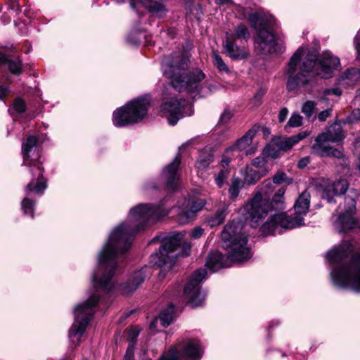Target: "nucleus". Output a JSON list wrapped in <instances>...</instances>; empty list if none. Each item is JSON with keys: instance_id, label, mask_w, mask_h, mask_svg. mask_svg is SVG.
Masks as SVG:
<instances>
[{"instance_id": "38", "label": "nucleus", "mask_w": 360, "mask_h": 360, "mask_svg": "<svg viewBox=\"0 0 360 360\" xmlns=\"http://www.w3.org/2000/svg\"><path fill=\"white\" fill-rule=\"evenodd\" d=\"M13 108L16 112L22 113L26 110V105L24 100L20 98H18L14 101Z\"/></svg>"}, {"instance_id": "10", "label": "nucleus", "mask_w": 360, "mask_h": 360, "mask_svg": "<svg viewBox=\"0 0 360 360\" xmlns=\"http://www.w3.org/2000/svg\"><path fill=\"white\" fill-rule=\"evenodd\" d=\"M181 238L180 233L165 238L159 248V252L150 256V263L160 268V278L165 277L167 272L172 268L176 254L170 255L180 246Z\"/></svg>"}, {"instance_id": "15", "label": "nucleus", "mask_w": 360, "mask_h": 360, "mask_svg": "<svg viewBox=\"0 0 360 360\" xmlns=\"http://www.w3.org/2000/svg\"><path fill=\"white\" fill-rule=\"evenodd\" d=\"M304 136H274L270 143L264 148L263 155L267 158L275 159L280 152L288 151Z\"/></svg>"}, {"instance_id": "43", "label": "nucleus", "mask_w": 360, "mask_h": 360, "mask_svg": "<svg viewBox=\"0 0 360 360\" xmlns=\"http://www.w3.org/2000/svg\"><path fill=\"white\" fill-rule=\"evenodd\" d=\"M140 330L138 327H133L129 331V340L131 342H136V339L139 336Z\"/></svg>"}, {"instance_id": "56", "label": "nucleus", "mask_w": 360, "mask_h": 360, "mask_svg": "<svg viewBox=\"0 0 360 360\" xmlns=\"http://www.w3.org/2000/svg\"><path fill=\"white\" fill-rule=\"evenodd\" d=\"M128 40H129V41L131 44H134V45H137V44H139L140 43V39H139V38H135V39H131L130 38V37H128Z\"/></svg>"}, {"instance_id": "49", "label": "nucleus", "mask_w": 360, "mask_h": 360, "mask_svg": "<svg viewBox=\"0 0 360 360\" xmlns=\"http://www.w3.org/2000/svg\"><path fill=\"white\" fill-rule=\"evenodd\" d=\"M288 115V110L284 108L281 110L278 114V120L280 122H283L285 120Z\"/></svg>"}, {"instance_id": "57", "label": "nucleus", "mask_w": 360, "mask_h": 360, "mask_svg": "<svg viewBox=\"0 0 360 360\" xmlns=\"http://www.w3.org/2000/svg\"><path fill=\"white\" fill-rule=\"evenodd\" d=\"M19 8H20L19 4H16V5H15V4H14V5L12 6V8H12V9H13V10H18V9H19Z\"/></svg>"}, {"instance_id": "32", "label": "nucleus", "mask_w": 360, "mask_h": 360, "mask_svg": "<svg viewBox=\"0 0 360 360\" xmlns=\"http://www.w3.org/2000/svg\"><path fill=\"white\" fill-rule=\"evenodd\" d=\"M35 202L29 199L28 198H24L22 200L21 207L25 214H30L32 218H34V207Z\"/></svg>"}, {"instance_id": "46", "label": "nucleus", "mask_w": 360, "mask_h": 360, "mask_svg": "<svg viewBox=\"0 0 360 360\" xmlns=\"http://www.w3.org/2000/svg\"><path fill=\"white\" fill-rule=\"evenodd\" d=\"M354 44L357 53V56L360 58V28L354 37Z\"/></svg>"}, {"instance_id": "3", "label": "nucleus", "mask_w": 360, "mask_h": 360, "mask_svg": "<svg viewBox=\"0 0 360 360\" xmlns=\"http://www.w3.org/2000/svg\"><path fill=\"white\" fill-rule=\"evenodd\" d=\"M340 59L328 51H323L318 58L315 50L300 47L288 63L285 74L287 89L294 91L305 88L315 82V77L330 78L338 70Z\"/></svg>"}, {"instance_id": "16", "label": "nucleus", "mask_w": 360, "mask_h": 360, "mask_svg": "<svg viewBox=\"0 0 360 360\" xmlns=\"http://www.w3.org/2000/svg\"><path fill=\"white\" fill-rule=\"evenodd\" d=\"M206 204L205 199L189 197L183 202L179 207L177 221L180 224H186L193 220L195 214L200 211Z\"/></svg>"}, {"instance_id": "52", "label": "nucleus", "mask_w": 360, "mask_h": 360, "mask_svg": "<svg viewBox=\"0 0 360 360\" xmlns=\"http://www.w3.org/2000/svg\"><path fill=\"white\" fill-rule=\"evenodd\" d=\"M8 93V89L4 86H0V100H4V98L7 96Z\"/></svg>"}, {"instance_id": "58", "label": "nucleus", "mask_w": 360, "mask_h": 360, "mask_svg": "<svg viewBox=\"0 0 360 360\" xmlns=\"http://www.w3.org/2000/svg\"><path fill=\"white\" fill-rule=\"evenodd\" d=\"M359 161H358V163H357V169L359 170V172H360V155H359Z\"/></svg>"}, {"instance_id": "18", "label": "nucleus", "mask_w": 360, "mask_h": 360, "mask_svg": "<svg viewBox=\"0 0 360 360\" xmlns=\"http://www.w3.org/2000/svg\"><path fill=\"white\" fill-rule=\"evenodd\" d=\"M181 156L176 155L173 161L168 164L162 171V179L165 183V189L174 192L179 188V178L177 171L181 163Z\"/></svg>"}, {"instance_id": "39", "label": "nucleus", "mask_w": 360, "mask_h": 360, "mask_svg": "<svg viewBox=\"0 0 360 360\" xmlns=\"http://www.w3.org/2000/svg\"><path fill=\"white\" fill-rule=\"evenodd\" d=\"M342 129L340 123H334L328 127V133H322L321 135H341Z\"/></svg>"}, {"instance_id": "42", "label": "nucleus", "mask_w": 360, "mask_h": 360, "mask_svg": "<svg viewBox=\"0 0 360 360\" xmlns=\"http://www.w3.org/2000/svg\"><path fill=\"white\" fill-rule=\"evenodd\" d=\"M287 181H288L287 176L283 172L276 173L273 178L274 183L277 184H280Z\"/></svg>"}, {"instance_id": "5", "label": "nucleus", "mask_w": 360, "mask_h": 360, "mask_svg": "<svg viewBox=\"0 0 360 360\" xmlns=\"http://www.w3.org/2000/svg\"><path fill=\"white\" fill-rule=\"evenodd\" d=\"M188 66V58L181 53L167 56L163 60V75L171 80L172 86L176 91L198 92L200 96H205L216 90V86L208 82L200 86V82L205 77V74L199 69L186 72Z\"/></svg>"}, {"instance_id": "41", "label": "nucleus", "mask_w": 360, "mask_h": 360, "mask_svg": "<svg viewBox=\"0 0 360 360\" xmlns=\"http://www.w3.org/2000/svg\"><path fill=\"white\" fill-rule=\"evenodd\" d=\"M266 89L264 88H260L257 90L252 99L255 105H258L261 103L262 98L266 94Z\"/></svg>"}, {"instance_id": "31", "label": "nucleus", "mask_w": 360, "mask_h": 360, "mask_svg": "<svg viewBox=\"0 0 360 360\" xmlns=\"http://www.w3.org/2000/svg\"><path fill=\"white\" fill-rule=\"evenodd\" d=\"M212 57L213 63L219 71L225 72H229L227 65H226L221 57L219 55V53L217 51L213 52Z\"/></svg>"}, {"instance_id": "60", "label": "nucleus", "mask_w": 360, "mask_h": 360, "mask_svg": "<svg viewBox=\"0 0 360 360\" xmlns=\"http://www.w3.org/2000/svg\"><path fill=\"white\" fill-rule=\"evenodd\" d=\"M157 240V238H154L153 239V240L151 241V243H152V242H153V241H155V240Z\"/></svg>"}, {"instance_id": "47", "label": "nucleus", "mask_w": 360, "mask_h": 360, "mask_svg": "<svg viewBox=\"0 0 360 360\" xmlns=\"http://www.w3.org/2000/svg\"><path fill=\"white\" fill-rule=\"evenodd\" d=\"M331 115V109H326L321 111L318 115V118L320 121H325Z\"/></svg>"}, {"instance_id": "34", "label": "nucleus", "mask_w": 360, "mask_h": 360, "mask_svg": "<svg viewBox=\"0 0 360 360\" xmlns=\"http://www.w3.org/2000/svg\"><path fill=\"white\" fill-rule=\"evenodd\" d=\"M230 174V169H221L215 176V183L218 187L221 188Z\"/></svg>"}, {"instance_id": "27", "label": "nucleus", "mask_w": 360, "mask_h": 360, "mask_svg": "<svg viewBox=\"0 0 360 360\" xmlns=\"http://www.w3.org/2000/svg\"><path fill=\"white\" fill-rule=\"evenodd\" d=\"M243 176L244 178V184H255L263 176V174L258 169L247 167L243 172Z\"/></svg>"}, {"instance_id": "19", "label": "nucleus", "mask_w": 360, "mask_h": 360, "mask_svg": "<svg viewBox=\"0 0 360 360\" xmlns=\"http://www.w3.org/2000/svg\"><path fill=\"white\" fill-rule=\"evenodd\" d=\"M348 181L345 179L330 182L323 187L322 198L329 203L335 202L333 198L334 196L345 194L348 189Z\"/></svg>"}, {"instance_id": "35", "label": "nucleus", "mask_w": 360, "mask_h": 360, "mask_svg": "<svg viewBox=\"0 0 360 360\" xmlns=\"http://www.w3.org/2000/svg\"><path fill=\"white\" fill-rule=\"evenodd\" d=\"M233 112L230 110H225L221 115L216 128L219 129L224 127L232 118Z\"/></svg>"}, {"instance_id": "22", "label": "nucleus", "mask_w": 360, "mask_h": 360, "mask_svg": "<svg viewBox=\"0 0 360 360\" xmlns=\"http://www.w3.org/2000/svg\"><path fill=\"white\" fill-rule=\"evenodd\" d=\"M146 269H141L135 271L129 281L121 285V291L124 295H129L136 290L144 281L146 278Z\"/></svg>"}, {"instance_id": "11", "label": "nucleus", "mask_w": 360, "mask_h": 360, "mask_svg": "<svg viewBox=\"0 0 360 360\" xmlns=\"http://www.w3.org/2000/svg\"><path fill=\"white\" fill-rule=\"evenodd\" d=\"M203 354L202 348L197 340L189 339L178 341L171 348L165 352L159 360H178L180 357H187L199 360Z\"/></svg>"}, {"instance_id": "4", "label": "nucleus", "mask_w": 360, "mask_h": 360, "mask_svg": "<svg viewBox=\"0 0 360 360\" xmlns=\"http://www.w3.org/2000/svg\"><path fill=\"white\" fill-rule=\"evenodd\" d=\"M353 246L345 241L326 253L333 266L330 276L333 284L342 289L360 292V253L352 254Z\"/></svg>"}, {"instance_id": "33", "label": "nucleus", "mask_w": 360, "mask_h": 360, "mask_svg": "<svg viewBox=\"0 0 360 360\" xmlns=\"http://www.w3.org/2000/svg\"><path fill=\"white\" fill-rule=\"evenodd\" d=\"M271 131L270 129L266 127H262L259 124H255L252 128H250L245 134V135H256V134H260L262 135H269L270 134Z\"/></svg>"}, {"instance_id": "29", "label": "nucleus", "mask_w": 360, "mask_h": 360, "mask_svg": "<svg viewBox=\"0 0 360 360\" xmlns=\"http://www.w3.org/2000/svg\"><path fill=\"white\" fill-rule=\"evenodd\" d=\"M228 32L234 35V41L238 39H248L250 36L247 27L243 25H239L234 28L233 32L229 31Z\"/></svg>"}, {"instance_id": "37", "label": "nucleus", "mask_w": 360, "mask_h": 360, "mask_svg": "<svg viewBox=\"0 0 360 360\" xmlns=\"http://www.w3.org/2000/svg\"><path fill=\"white\" fill-rule=\"evenodd\" d=\"M302 120H303V118L300 114H298L297 112H294L290 116L285 127H298L302 125Z\"/></svg>"}, {"instance_id": "50", "label": "nucleus", "mask_w": 360, "mask_h": 360, "mask_svg": "<svg viewBox=\"0 0 360 360\" xmlns=\"http://www.w3.org/2000/svg\"><path fill=\"white\" fill-rule=\"evenodd\" d=\"M354 153L360 155V136H358L354 141Z\"/></svg>"}, {"instance_id": "59", "label": "nucleus", "mask_w": 360, "mask_h": 360, "mask_svg": "<svg viewBox=\"0 0 360 360\" xmlns=\"http://www.w3.org/2000/svg\"><path fill=\"white\" fill-rule=\"evenodd\" d=\"M117 3H122L124 1V0H116Z\"/></svg>"}, {"instance_id": "20", "label": "nucleus", "mask_w": 360, "mask_h": 360, "mask_svg": "<svg viewBox=\"0 0 360 360\" xmlns=\"http://www.w3.org/2000/svg\"><path fill=\"white\" fill-rule=\"evenodd\" d=\"M226 53L234 60H242L248 57L249 53L244 46H238L234 41V35L229 32L226 33V40L224 43Z\"/></svg>"}, {"instance_id": "6", "label": "nucleus", "mask_w": 360, "mask_h": 360, "mask_svg": "<svg viewBox=\"0 0 360 360\" xmlns=\"http://www.w3.org/2000/svg\"><path fill=\"white\" fill-rule=\"evenodd\" d=\"M217 4H227L233 7L236 15L240 19H248L257 34L255 38V49L261 54L281 53L284 46L269 27L274 23L272 15L264 16L260 11H253L250 8H244L235 4L232 0H216Z\"/></svg>"}, {"instance_id": "13", "label": "nucleus", "mask_w": 360, "mask_h": 360, "mask_svg": "<svg viewBox=\"0 0 360 360\" xmlns=\"http://www.w3.org/2000/svg\"><path fill=\"white\" fill-rule=\"evenodd\" d=\"M191 108L188 103L185 99H174L164 101L160 108V113L162 117L167 118L171 125L177 123L184 115H191V112H187L186 108Z\"/></svg>"}, {"instance_id": "9", "label": "nucleus", "mask_w": 360, "mask_h": 360, "mask_svg": "<svg viewBox=\"0 0 360 360\" xmlns=\"http://www.w3.org/2000/svg\"><path fill=\"white\" fill-rule=\"evenodd\" d=\"M150 105L149 96H141L129 101L113 112V124L122 127L141 122L146 117Z\"/></svg>"}, {"instance_id": "24", "label": "nucleus", "mask_w": 360, "mask_h": 360, "mask_svg": "<svg viewBox=\"0 0 360 360\" xmlns=\"http://www.w3.org/2000/svg\"><path fill=\"white\" fill-rule=\"evenodd\" d=\"M174 306L173 304H170L168 307L163 310L158 317L155 318V320L150 323V327L152 328L158 321H160V324L163 327H167L174 320Z\"/></svg>"}, {"instance_id": "36", "label": "nucleus", "mask_w": 360, "mask_h": 360, "mask_svg": "<svg viewBox=\"0 0 360 360\" xmlns=\"http://www.w3.org/2000/svg\"><path fill=\"white\" fill-rule=\"evenodd\" d=\"M316 103L314 101H307L302 107V112L304 113L308 119H309L313 115Z\"/></svg>"}, {"instance_id": "2", "label": "nucleus", "mask_w": 360, "mask_h": 360, "mask_svg": "<svg viewBox=\"0 0 360 360\" xmlns=\"http://www.w3.org/2000/svg\"><path fill=\"white\" fill-rule=\"evenodd\" d=\"M270 181L264 182L262 192H257L245 207V221L252 228H257L269 212H275L261 227L264 236L274 235L279 227L285 229H295L304 224L303 216L309 211L310 194L307 191L302 192L294 205L295 216L290 217L285 212H281L285 209L284 198L285 190L279 188L271 200L267 198L269 188L271 186Z\"/></svg>"}, {"instance_id": "28", "label": "nucleus", "mask_w": 360, "mask_h": 360, "mask_svg": "<svg viewBox=\"0 0 360 360\" xmlns=\"http://www.w3.org/2000/svg\"><path fill=\"white\" fill-rule=\"evenodd\" d=\"M244 182L238 177H233L229 188V193L231 199L235 200L239 195L240 189L243 188Z\"/></svg>"}, {"instance_id": "55", "label": "nucleus", "mask_w": 360, "mask_h": 360, "mask_svg": "<svg viewBox=\"0 0 360 360\" xmlns=\"http://www.w3.org/2000/svg\"><path fill=\"white\" fill-rule=\"evenodd\" d=\"M135 343L136 342H131L129 340V343L127 350H131V352H134L135 349Z\"/></svg>"}, {"instance_id": "53", "label": "nucleus", "mask_w": 360, "mask_h": 360, "mask_svg": "<svg viewBox=\"0 0 360 360\" xmlns=\"http://www.w3.org/2000/svg\"><path fill=\"white\" fill-rule=\"evenodd\" d=\"M231 162V159L229 158H225L221 161V165L222 169H229V165Z\"/></svg>"}, {"instance_id": "12", "label": "nucleus", "mask_w": 360, "mask_h": 360, "mask_svg": "<svg viewBox=\"0 0 360 360\" xmlns=\"http://www.w3.org/2000/svg\"><path fill=\"white\" fill-rule=\"evenodd\" d=\"M207 271L200 269L194 272L184 289V297L193 307L202 304L205 295L200 292V283L205 278Z\"/></svg>"}, {"instance_id": "26", "label": "nucleus", "mask_w": 360, "mask_h": 360, "mask_svg": "<svg viewBox=\"0 0 360 360\" xmlns=\"http://www.w3.org/2000/svg\"><path fill=\"white\" fill-rule=\"evenodd\" d=\"M212 161L213 155L210 151H202L195 162V168L198 170V173H202L205 169H207Z\"/></svg>"}, {"instance_id": "17", "label": "nucleus", "mask_w": 360, "mask_h": 360, "mask_svg": "<svg viewBox=\"0 0 360 360\" xmlns=\"http://www.w3.org/2000/svg\"><path fill=\"white\" fill-rule=\"evenodd\" d=\"M344 136H316L315 143L311 146V153L321 157L333 156L338 158L342 157V153L334 149L330 143L340 141Z\"/></svg>"}, {"instance_id": "48", "label": "nucleus", "mask_w": 360, "mask_h": 360, "mask_svg": "<svg viewBox=\"0 0 360 360\" xmlns=\"http://www.w3.org/2000/svg\"><path fill=\"white\" fill-rule=\"evenodd\" d=\"M204 230L202 228L196 227L193 229L191 233V235L194 238H199L203 233Z\"/></svg>"}, {"instance_id": "25", "label": "nucleus", "mask_w": 360, "mask_h": 360, "mask_svg": "<svg viewBox=\"0 0 360 360\" xmlns=\"http://www.w3.org/2000/svg\"><path fill=\"white\" fill-rule=\"evenodd\" d=\"M360 79L359 70L351 68L345 71L340 77L339 83L343 86H352Z\"/></svg>"}, {"instance_id": "30", "label": "nucleus", "mask_w": 360, "mask_h": 360, "mask_svg": "<svg viewBox=\"0 0 360 360\" xmlns=\"http://www.w3.org/2000/svg\"><path fill=\"white\" fill-rule=\"evenodd\" d=\"M225 211L221 210L217 211L213 216L210 217L207 220V223L211 227H214L222 224L225 219Z\"/></svg>"}, {"instance_id": "51", "label": "nucleus", "mask_w": 360, "mask_h": 360, "mask_svg": "<svg viewBox=\"0 0 360 360\" xmlns=\"http://www.w3.org/2000/svg\"><path fill=\"white\" fill-rule=\"evenodd\" d=\"M310 162V160L309 157H304L299 160L298 162V167L300 168H304L306 166L308 165V164Z\"/></svg>"}, {"instance_id": "8", "label": "nucleus", "mask_w": 360, "mask_h": 360, "mask_svg": "<svg viewBox=\"0 0 360 360\" xmlns=\"http://www.w3.org/2000/svg\"><path fill=\"white\" fill-rule=\"evenodd\" d=\"M22 165L30 168L32 175L30 182L25 187V193L31 192L42 194L47 187L43 176L44 169L41 167V150L37 136H27L26 141L22 144Z\"/></svg>"}, {"instance_id": "54", "label": "nucleus", "mask_w": 360, "mask_h": 360, "mask_svg": "<svg viewBox=\"0 0 360 360\" xmlns=\"http://www.w3.org/2000/svg\"><path fill=\"white\" fill-rule=\"evenodd\" d=\"M134 359V352L131 350H127L126 354L124 355V360H133Z\"/></svg>"}, {"instance_id": "14", "label": "nucleus", "mask_w": 360, "mask_h": 360, "mask_svg": "<svg viewBox=\"0 0 360 360\" xmlns=\"http://www.w3.org/2000/svg\"><path fill=\"white\" fill-rule=\"evenodd\" d=\"M359 196L356 190H351L345 198V212L341 213L335 224V229L340 233L345 232L355 228L357 225L356 219L352 216V213L356 209V199Z\"/></svg>"}, {"instance_id": "1", "label": "nucleus", "mask_w": 360, "mask_h": 360, "mask_svg": "<svg viewBox=\"0 0 360 360\" xmlns=\"http://www.w3.org/2000/svg\"><path fill=\"white\" fill-rule=\"evenodd\" d=\"M165 200L158 205L139 204L129 212V221L122 223L111 232L107 243L98 255V266L92 277L93 292L88 300L78 304L74 309V322L69 330L72 345L77 347L94 317L95 307L101 297L115 288L112 277L117 269V257L131 246L134 235L145 227L168 214L163 207Z\"/></svg>"}, {"instance_id": "21", "label": "nucleus", "mask_w": 360, "mask_h": 360, "mask_svg": "<svg viewBox=\"0 0 360 360\" xmlns=\"http://www.w3.org/2000/svg\"><path fill=\"white\" fill-rule=\"evenodd\" d=\"M136 4H140L156 18H162L167 13L165 6L160 1L155 0H130V5L132 8H135Z\"/></svg>"}, {"instance_id": "40", "label": "nucleus", "mask_w": 360, "mask_h": 360, "mask_svg": "<svg viewBox=\"0 0 360 360\" xmlns=\"http://www.w3.org/2000/svg\"><path fill=\"white\" fill-rule=\"evenodd\" d=\"M252 141V136H241L237 141V146L240 150L249 146Z\"/></svg>"}, {"instance_id": "45", "label": "nucleus", "mask_w": 360, "mask_h": 360, "mask_svg": "<svg viewBox=\"0 0 360 360\" xmlns=\"http://www.w3.org/2000/svg\"><path fill=\"white\" fill-rule=\"evenodd\" d=\"M265 157L262 156L257 157L252 160V165L257 168L262 167L265 164Z\"/></svg>"}, {"instance_id": "44", "label": "nucleus", "mask_w": 360, "mask_h": 360, "mask_svg": "<svg viewBox=\"0 0 360 360\" xmlns=\"http://www.w3.org/2000/svg\"><path fill=\"white\" fill-rule=\"evenodd\" d=\"M324 96H328L330 95H335L340 96L342 94V91L339 88L327 89L323 91Z\"/></svg>"}, {"instance_id": "23", "label": "nucleus", "mask_w": 360, "mask_h": 360, "mask_svg": "<svg viewBox=\"0 0 360 360\" xmlns=\"http://www.w3.org/2000/svg\"><path fill=\"white\" fill-rule=\"evenodd\" d=\"M6 65L10 72L14 75H20L22 72V61L19 58H11L0 52V65Z\"/></svg>"}, {"instance_id": "7", "label": "nucleus", "mask_w": 360, "mask_h": 360, "mask_svg": "<svg viewBox=\"0 0 360 360\" xmlns=\"http://www.w3.org/2000/svg\"><path fill=\"white\" fill-rule=\"evenodd\" d=\"M221 240L224 248L229 249L228 255L225 257L218 250L208 255L205 265L212 272L230 266L232 262H243L250 258V249L247 246L248 238L243 233L237 232L233 223H229L224 226Z\"/></svg>"}]
</instances>
